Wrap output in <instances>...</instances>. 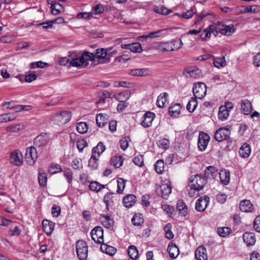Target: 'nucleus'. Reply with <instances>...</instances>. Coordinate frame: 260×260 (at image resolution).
Wrapping results in <instances>:
<instances>
[{
  "instance_id": "1a4fd4ad",
  "label": "nucleus",
  "mask_w": 260,
  "mask_h": 260,
  "mask_svg": "<svg viewBox=\"0 0 260 260\" xmlns=\"http://www.w3.org/2000/svg\"><path fill=\"white\" fill-rule=\"evenodd\" d=\"M210 139L208 134L203 132H200L198 140V146L200 151H203L206 149Z\"/></svg>"
},
{
  "instance_id": "774afa93",
  "label": "nucleus",
  "mask_w": 260,
  "mask_h": 260,
  "mask_svg": "<svg viewBox=\"0 0 260 260\" xmlns=\"http://www.w3.org/2000/svg\"><path fill=\"white\" fill-rule=\"evenodd\" d=\"M169 141L167 139H164L159 141V146L162 149H167L169 147Z\"/></svg>"
},
{
  "instance_id": "69168bd1",
  "label": "nucleus",
  "mask_w": 260,
  "mask_h": 260,
  "mask_svg": "<svg viewBox=\"0 0 260 260\" xmlns=\"http://www.w3.org/2000/svg\"><path fill=\"white\" fill-rule=\"evenodd\" d=\"M253 228L258 233H260V215L257 216L253 221Z\"/></svg>"
},
{
  "instance_id": "c03bdc74",
  "label": "nucleus",
  "mask_w": 260,
  "mask_h": 260,
  "mask_svg": "<svg viewBox=\"0 0 260 260\" xmlns=\"http://www.w3.org/2000/svg\"><path fill=\"white\" fill-rule=\"evenodd\" d=\"M144 222L142 214H135L132 218V222L135 226L140 225Z\"/></svg>"
},
{
  "instance_id": "c85d7f7f",
  "label": "nucleus",
  "mask_w": 260,
  "mask_h": 260,
  "mask_svg": "<svg viewBox=\"0 0 260 260\" xmlns=\"http://www.w3.org/2000/svg\"><path fill=\"white\" fill-rule=\"evenodd\" d=\"M100 249L103 253L111 256L114 255L117 251L115 247L103 243H102Z\"/></svg>"
},
{
  "instance_id": "f704fd0d",
  "label": "nucleus",
  "mask_w": 260,
  "mask_h": 260,
  "mask_svg": "<svg viewBox=\"0 0 260 260\" xmlns=\"http://www.w3.org/2000/svg\"><path fill=\"white\" fill-rule=\"evenodd\" d=\"M107 117L106 114L100 113L96 116V122L99 127H102L107 123Z\"/></svg>"
},
{
  "instance_id": "9b49d317",
  "label": "nucleus",
  "mask_w": 260,
  "mask_h": 260,
  "mask_svg": "<svg viewBox=\"0 0 260 260\" xmlns=\"http://www.w3.org/2000/svg\"><path fill=\"white\" fill-rule=\"evenodd\" d=\"M9 160L11 164L19 167L23 164V157L20 151L16 150L11 152Z\"/></svg>"
},
{
  "instance_id": "a18cd8bd",
  "label": "nucleus",
  "mask_w": 260,
  "mask_h": 260,
  "mask_svg": "<svg viewBox=\"0 0 260 260\" xmlns=\"http://www.w3.org/2000/svg\"><path fill=\"white\" fill-rule=\"evenodd\" d=\"M89 188L90 190L96 192L100 191L102 189L105 188V185L100 184L96 181H93L90 182Z\"/></svg>"
},
{
  "instance_id": "f8f14e48",
  "label": "nucleus",
  "mask_w": 260,
  "mask_h": 260,
  "mask_svg": "<svg viewBox=\"0 0 260 260\" xmlns=\"http://www.w3.org/2000/svg\"><path fill=\"white\" fill-rule=\"evenodd\" d=\"M172 186L170 183L162 184L156 189L157 193L164 199H167L171 193Z\"/></svg>"
},
{
  "instance_id": "58836bf2",
  "label": "nucleus",
  "mask_w": 260,
  "mask_h": 260,
  "mask_svg": "<svg viewBox=\"0 0 260 260\" xmlns=\"http://www.w3.org/2000/svg\"><path fill=\"white\" fill-rule=\"evenodd\" d=\"M127 253L132 259H136L138 257V250L134 245H131L128 247Z\"/></svg>"
},
{
  "instance_id": "5701e85b",
  "label": "nucleus",
  "mask_w": 260,
  "mask_h": 260,
  "mask_svg": "<svg viewBox=\"0 0 260 260\" xmlns=\"http://www.w3.org/2000/svg\"><path fill=\"white\" fill-rule=\"evenodd\" d=\"M136 197L134 194H128L123 199V204L126 208L132 207L136 203Z\"/></svg>"
},
{
  "instance_id": "ddd939ff",
  "label": "nucleus",
  "mask_w": 260,
  "mask_h": 260,
  "mask_svg": "<svg viewBox=\"0 0 260 260\" xmlns=\"http://www.w3.org/2000/svg\"><path fill=\"white\" fill-rule=\"evenodd\" d=\"M201 73V70L197 67L194 66L186 68L183 74L187 78L198 79L200 77Z\"/></svg>"
},
{
  "instance_id": "72a5a7b5",
  "label": "nucleus",
  "mask_w": 260,
  "mask_h": 260,
  "mask_svg": "<svg viewBox=\"0 0 260 260\" xmlns=\"http://www.w3.org/2000/svg\"><path fill=\"white\" fill-rule=\"evenodd\" d=\"M25 128L24 125L22 123L9 125L6 127L7 132L12 133H17Z\"/></svg>"
},
{
  "instance_id": "c756f323",
  "label": "nucleus",
  "mask_w": 260,
  "mask_h": 260,
  "mask_svg": "<svg viewBox=\"0 0 260 260\" xmlns=\"http://www.w3.org/2000/svg\"><path fill=\"white\" fill-rule=\"evenodd\" d=\"M177 209L179 214L185 216L187 213V208L185 203L181 200H178L177 203Z\"/></svg>"
},
{
  "instance_id": "f3484780",
  "label": "nucleus",
  "mask_w": 260,
  "mask_h": 260,
  "mask_svg": "<svg viewBox=\"0 0 260 260\" xmlns=\"http://www.w3.org/2000/svg\"><path fill=\"white\" fill-rule=\"evenodd\" d=\"M49 140V136L47 133H42L34 139V144L36 147H41L45 145Z\"/></svg>"
},
{
  "instance_id": "7ed1b4c3",
  "label": "nucleus",
  "mask_w": 260,
  "mask_h": 260,
  "mask_svg": "<svg viewBox=\"0 0 260 260\" xmlns=\"http://www.w3.org/2000/svg\"><path fill=\"white\" fill-rule=\"evenodd\" d=\"M71 117L72 113L71 111H62L51 115V120L56 124L63 125L68 122Z\"/></svg>"
},
{
  "instance_id": "09e8293b",
  "label": "nucleus",
  "mask_w": 260,
  "mask_h": 260,
  "mask_svg": "<svg viewBox=\"0 0 260 260\" xmlns=\"http://www.w3.org/2000/svg\"><path fill=\"white\" fill-rule=\"evenodd\" d=\"M155 170L157 173L161 174L164 171V162L162 159L158 160L154 164Z\"/></svg>"
},
{
  "instance_id": "473e14b6",
  "label": "nucleus",
  "mask_w": 260,
  "mask_h": 260,
  "mask_svg": "<svg viewBox=\"0 0 260 260\" xmlns=\"http://www.w3.org/2000/svg\"><path fill=\"white\" fill-rule=\"evenodd\" d=\"M230 115V112L228 111L226 108H223V106H220L219 108V111L218 114V116L219 119L221 121L226 120L229 117Z\"/></svg>"
},
{
  "instance_id": "bb28decb",
  "label": "nucleus",
  "mask_w": 260,
  "mask_h": 260,
  "mask_svg": "<svg viewBox=\"0 0 260 260\" xmlns=\"http://www.w3.org/2000/svg\"><path fill=\"white\" fill-rule=\"evenodd\" d=\"M251 152L250 146L247 143H244L240 148L239 151V155L243 158L248 157Z\"/></svg>"
},
{
  "instance_id": "dca6fc26",
  "label": "nucleus",
  "mask_w": 260,
  "mask_h": 260,
  "mask_svg": "<svg viewBox=\"0 0 260 260\" xmlns=\"http://www.w3.org/2000/svg\"><path fill=\"white\" fill-rule=\"evenodd\" d=\"M129 74L133 76H149L152 72L148 68L134 69L130 70Z\"/></svg>"
},
{
  "instance_id": "864d4df0",
  "label": "nucleus",
  "mask_w": 260,
  "mask_h": 260,
  "mask_svg": "<svg viewBox=\"0 0 260 260\" xmlns=\"http://www.w3.org/2000/svg\"><path fill=\"white\" fill-rule=\"evenodd\" d=\"M117 192L118 193H122L125 186V181L122 178H119L117 180Z\"/></svg>"
},
{
  "instance_id": "e433bc0d",
  "label": "nucleus",
  "mask_w": 260,
  "mask_h": 260,
  "mask_svg": "<svg viewBox=\"0 0 260 260\" xmlns=\"http://www.w3.org/2000/svg\"><path fill=\"white\" fill-rule=\"evenodd\" d=\"M105 147L102 142H99L96 147L93 148L92 150V154L96 155L97 157L100 155L105 151Z\"/></svg>"
},
{
  "instance_id": "5fc2aeb1",
  "label": "nucleus",
  "mask_w": 260,
  "mask_h": 260,
  "mask_svg": "<svg viewBox=\"0 0 260 260\" xmlns=\"http://www.w3.org/2000/svg\"><path fill=\"white\" fill-rule=\"evenodd\" d=\"M172 225L171 223L167 224L164 227L166 237L168 239H172L174 237V234L171 231Z\"/></svg>"
},
{
  "instance_id": "20e7f679",
  "label": "nucleus",
  "mask_w": 260,
  "mask_h": 260,
  "mask_svg": "<svg viewBox=\"0 0 260 260\" xmlns=\"http://www.w3.org/2000/svg\"><path fill=\"white\" fill-rule=\"evenodd\" d=\"M76 252L80 260H86L88 256V246L87 243L83 240H78L76 242Z\"/></svg>"
},
{
  "instance_id": "37998d69",
  "label": "nucleus",
  "mask_w": 260,
  "mask_h": 260,
  "mask_svg": "<svg viewBox=\"0 0 260 260\" xmlns=\"http://www.w3.org/2000/svg\"><path fill=\"white\" fill-rule=\"evenodd\" d=\"M169 113L172 116L178 115L181 111V106L179 104H175L169 108Z\"/></svg>"
},
{
  "instance_id": "4d7b16f0",
  "label": "nucleus",
  "mask_w": 260,
  "mask_h": 260,
  "mask_svg": "<svg viewBox=\"0 0 260 260\" xmlns=\"http://www.w3.org/2000/svg\"><path fill=\"white\" fill-rule=\"evenodd\" d=\"M231 229L228 227L218 228L217 233L218 235L222 237H225L229 235Z\"/></svg>"
},
{
  "instance_id": "ea45409f",
  "label": "nucleus",
  "mask_w": 260,
  "mask_h": 260,
  "mask_svg": "<svg viewBox=\"0 0 260 260\" xmlns=\"http://www.w3.org/2000/svg\"><path fill=\"white\" fill-rule=\"evenodd\" d=\"M51 13L54 15H57L63 11L62 6L58 3H55L51 5Z\"/></svg>"
},
{
  "instance_id": "a211bd4d",
  "label": "nucleus",
  "mask_w": 260,
  "mask_h": 260,
  "mask_svg": "<svg viewBox=\"0 0 260 260\" xmlns=\"http://www.w3.org/2000/svg\"><path fill=\"white\" fill-rule=\"evenodd\" d=\"M252 111V104L247 99H244L241 101V111L244 115H248Z\"/></svg>"
},
{
  "instance_id": "603ef678",
  "label": "nucleus",
  "mask_w": 260,
  "mask_h": 260,
  "mask_svg": "<svg viewBox=\"0 0 260 260\" xmlns=\"http://www.w3.org/2000/svg\"><path fill=\"white\" fill-rule=\"evenodd\" d=\"M62 169L61 166L58 164H52L50 165L48 172L51 174H54L57 173L61 172Z\"/></svg>"
},
{
  "instance_id": "393cba45",
  "label": "nucleus",
  "mask_w": 260,
  "mask_h": 260,
  "mask_svg": "<svg viewBox=\"0 0 260 260\" xmlns=\"http://www.w3.org/2000/svg\"><path fill=\"white\" fill-rule=\"evenodd\" d=\"M167 250L170 256L173 258H176L179 253V248L176 244L172 243L169 244Z\"/></svg>"
},
{
  "instance_id": "13d9d810",
  "label": "nucleus",
  "mask_w": 260,
  "mask_h": 260,
  "mask_svg": "<svg viewBox=\"0 0 260 260\" xmlns=\"http://www.w3.org/2000/svg\"><path fill=\"white\" fill-rule=\"evenodd\" d=\"M71 166L75 170H80L82 168V162L81 159L76 158L71 162Z\"/></svg>"
},
{
  "instance_id": "f03ea898",
  "label": "nucleus",
  "mask_w": 260,
  "mask_h": 260,
  "mask_svg": "<svg viewBox=\"0 0 260 260\" xmlns=\"http://www.w3.org/2000/svg\"><path fill=\"white\" fill-rule=\"evenodd\" d=\"M90 55L89 61L98 62V63H107L110 61L111 56L105 48H99L95 50L94 53L88 52Z\"/></svg>"
},
{
  "instance_id": "4c0bfd02",
  "label": "nucleus",
  "mask_w": 260,
  "mask_h": 260,
  "mask_svg": "<svg viewBox=\"0 0 260 260\" xmlns=\"http://www.w3.org/2000/svg\"><path fill=\"white\" fill-rule=\"evenodd\" d=\"M157 49L161 52L172 51L173 48L171 47L169 42L160 43L157 46Z\"/></svg>"
},
{
  "instance_id": "bf43d9fd",
  "label": "nucleus",
  "mask_w": 260,
  "mask_h": 260,
  "mask_svg": "<svg viewBox=\"0 0 260 260\" xmlns=\"http://www.w3.org/2000/svg\"><path fill=\"white\" fill-rule=\"evenodd\" d=\"M87 146V141L83 139L79 140L77 141V146L79 152H82L84 148Z\"/></svg>"
},
{
  "instance_id": "0eeeda50",
  "label": "nucleus",
  "mask_w": 260,
  "mask_h": 260,
  "mask_svg": "<svg viewBox=\"0 0 260 260\" xmlns=\"http://www.w3.org/2000/svg\"><path fill=\"white\" fill-rule=\"evenodd\" d=\"M192 90L194 98L202 99L206 94V86L202 82H198L194 84Z\"/></svg>"
},
{
  "instance_id": "423d86ee",
  "label": "nucleus",
  "mask_w": 260,
  "mask_h": 260,
  "mask_svg": "<svg viewBox=\"0 0 260 260\" xmlns=\"http://www.w3.org/2000/svg\"><path fill=\"white\" fill-rule=\"evenodd\" d=\"M231 126L226 125L218 128L214 134V138L218 142H221L230 137Z\"/></svg>"
},
{
  "instance_id": "8fccbe9b",
  "label": "nucleus",
  "mask_w": 260,
  "mask_h": 260,
  "mask_svg": "<svg viewBox=\"0 0 260 260\" xmlns=\"http://www.w3.org/2000/svg\"><path fill=\"white\" fill-rule=\"evenodd\" d=\"M98 157L96 156V155L92 154L88 161V166L93 170L96 169L98 166Z\"/></svg>"
},
{
  "instance_id": "7c9ffc66",
  "label": "nucleus",
  "mask_w": 260,
  "mask_h": 260,
  "mask_svg": "<svg viewBox=\"0 0 260 260\" xmlns=\"http://www.w3.org/2000/svg\"><path fill=\"white\" fill-rule=\"evenodd\" d=\"M38 180L40 186H45L47 181V174L43 169H40L38 173Z\"/></svg>"
},
{
  "instance_id": "39448f33",
  "label": "nucleus",
  "mask_w": 260,
  "mask_h": 260,
  "mask_svg": "<svg viewBox=\"0 0 260 260\" xmlns=\"http://www.w3.org/2000/svg\"><path fill=\"white\" fill-rule=\"evenodd\" d=\"M89 55L88 51H85L82 53L80 57L72 59L70 61V64L74 67H79L86 62L85 64V67H86L88 64L87 62L89 61L90 55Z\"/></svg>"
},
{
  "instance_id": "6e6d98bb",
  "label": "nucleus",
  "mask_w": 260,
  "mask_h": 260,
  "mask_svg": "<svg viewBox=\"0 0 260 260\" xmlns=\"http://www.w3.org/2000/svg\"><path fill=\"white\" fill-rule=\"evenodd\" d=\"M213 63L216 68H220L225 66V60L224 57H218L213 60Z\"/></svg>"
},
{
  "instance_id": "2f4dec72",
  "label": "nucleus",
  "mask_w": 260,
  "mask_h": 260,
  "mask_svg": "<svg viewBox=\"0 0 260 260\" xmlns=\"http://www.w3.org/2000/svg\"><path fill=\"white\" fill-rule=\"evenodd\" d=\"M168 94L167 92L161 93L157 98L156 105L159 108L164 107L167 102Z\"/></svg>"
},
{
  "instance_id": "c9c22d12",
  "label": "nucleus",
  "mask_w": 260,
  "mask_h": 260,
  "mask_svg": "<svg viewBox=\"0 0 260 260\" xmlns=\"http://www.w3.org/2000/svg\"><path fill=\"white\" fill-rule=\"evenodd\" d=\"M217 170L214 166H209L206 168L204 171V175L207 179L210 176L214 178L217 174Z\"/></svg>"
},
{
  "instance_id": "a19ab883",
  "label": "nucleus",
  "mask_w": 260,
  "mask_h": 260,
  "mask_svg": "<svg viewBox=\"0 0 260 260\" xmlns=\"http://www.w3.org/2000/svg\"><path fill=\"white\" fill-rule=\"evenodd\" d=\"M197 105L198 103L196 99L191 98L187 104L186 108L189 112L191 113L195 110Z\"/></svg>"
},
{
  "instance_id": "6e6552de",
  "label": "nucleus",
  "mask_w": 260,
  "mask_h": 260,
  "mask_svg": "<svg viewBox=\"0 0 260 260\" xmlns=\"http://www.w3.org/2000/svg\"><path fill=\"white\" fill-rule=\"evenodd\" d=\"M25 158L29 166H33L35 164L38 159V154L35 147L30 146L26 149Z\"/></svg>"
},
{
  "instance_id": "4468645a",
  "label": "nucleus",
  "mask_w": 260,
  "mask_h": 260,
  "mask_svg": "<svg viewBox=\"0 0 260 260\" xmlns=\"http://www.w3.org/2000/svg\"><path fill=\"white\" fill-rule=\"evenodd\" d=\"M209 198L207 196L199 198L196 201L195 208L199 212L204 211L208 205Z\"/></svg>"
},
{
  "instance_id": "cd10ccee",
  "label": "nucleus",
  "mask_w": 260,
  "mask_h": 260,
  "mask_svg": "<svg viewBox=\"0 0 260 260\" xmlns=\"http://www.w3.org/2000/svg\"><path fill=\"white\" fill-rule=\"evenodd\" d=\"M220 179L221 182L223 185H227L229 184L230 180V173L229 170H221L219 173Z\"/></svg>"
},
{
  "instance_id": "aec40b11",
  "label": "nucleus",
  "mask_w": 260,
  "mask_h": 260,
  "mask_svg": "<svg viewBox=\"0 0 260 260\" xmlns=\"http://www.w3.org/2000/svg\"><path fill=\"white\" fill-rule=\"evenodd\" d=\"M121 47L122 49L129 50L132 52L140 53L142 51V46L139 43H134L132 44H122Z\"/></svg>"
},
{
  "instance_id": "052dcab7",
  "label": "nucleus",
  "mask_w": 260,
  "mask_h": 260,
  "mask_svg": "<svg viewBox=\"0 0 260 260\" xmlns=\"http://www.w3.org/2000/svg\"><path fill=\"white\" fill-rule=\"evenodd\" d=\"M134 163L138 166L141 167L144 164L143 156L142 155H138L133 158Z\"/></svg>"
},
{
  "instance_id": "338daca9",
  "label": "nucleus",
  "mask_w": 260,
  "mask_h": 260,
  "mask_svg": "<svg viewBox=\"0 0 260 260\" xmlns=\"http://www.w3.org/2000/svg\"><path fill=\"white\" fill-rule=\"evenodd\" d=\"M227 198V196L224 193H218L216 196V200L220 204H223Z\"/></svg>"
},
{
  "instance_id": "79ce46f5",
  "label": "nucleus",
  "mask_w": 260,
  "mask_h": 260,
  "mask_svg": "<svg viewBox=\"0 0 260 260\" xmlns=\"http://www.w3.org/2000/svg\"><path fill=\"white\" fill-rule=\"evenodd\" d=\"M88 129L87 123L84 122H80L77 123L76 125V129L80 134L86 133Z\"/></svg>"
},
{
  "instance_id": "0e129e2a",
  "label": "nucleus",
  "mask_w": 260,
  "mask_h": 260,
  "mask_svg": "<svg viewBox=\"0 0 260 260\" xmlns=\"http://www.w3.org/2000/svg\"><path fill=\"white\" fill-rule=\"evenodd\" d=\"M128 140H129V138L128 137H125L121 139V140L120 141V147L122 150H125L128 147Z\"/></svg>"
},
{
  "instance_id": "2eb2a0df",
  "label": "nucleus",
  "mask_w": 260,
  "mask_h": 260,
  "mask_svg": "<svg viewBox=\"0 0 260 260\" xmlns=\"http://www.w3.org/2000/svg\"><path fill=\"white\" fill-rule=\"evenodd\" d=\"M155 117V114L153 112L148 111L144 114L141 124L144 127H149L151 126Z\"/></svg>"
},
{
  "instance_id": "b1692460",
  "label": "nucleus",
  "mask_w": 260,
  "mask_h": 260,
  "mask_svg": "<svg viewBox=\"0 0 260 260\" xmlns=\"http://www.w3.org/2000/svg\"><path fill=\"white\" fill-rule=\"evenodd\" d=\"M100 219L103 225L106 228H111L114 224V221L109 215H101Z\"/></svg>"
},
{
  "instance_id": "412c9836",
  "label": "nucleus",
  "mask_w": 260,
  "mask_h": 260,
  "mask_svg": "<svg viewBox=\"0 0 260 260\" xmlns=\"http://www.w3.org/2000/svg\"><path fill=\"white\" fill-rule=\"evenodd\" d=\"M240 209L243 212H250L253 210V206L249 200H244L240 202Z\"/></svg>"
},
{
  "instance_id": "3c124183",
  "label": "nucleus",
  "mask_w": 260,
  "mask_h": 260,
  "mask_svg": "<svg viewBox=\"0 0 260 260\" xmlns=\"http://www.w3.org/2000/svg\"><path fill=\"white\" fill-rule=\"evenodd\" d=\"M123 159L122 156H114L112 158V162L116 168H120L123 164Z\"/></svg>"
},
{
  "instance_id": "680f3d73",
  "label": "nucleus",
  "mask_w": 260,
  "mask_h": 260,
  "mask_svg": "<svg viewBox=\"0 0 260 260\" xmlns=\"http://www.w3.org/2000/svg\"><path fill=\"white\" fill-rule=\"evenodd\" d=\"M92 16V14L90 12H80L77 15L78 19H89Z\"/></svg>"
},
{
  "instance_id": "de8ad7c7",
  "label": "nucleus",
  "mask_w": 260,
  "mask_h": 260,
  "mask_svg": "<svg viewBox=\"0 0 260 260\" xmlns=\"http://www.w3.org/2000/svg\"><path fill=\"white\" fill-rule=\"evenodd\" d=\"M235 31L234 27L233 24L225 25L223 28L220 30V32L223 35H231Z\"/></svg>"
},
{
  "instance_id": "6ab92c4d",
  "label": "nucleus",
  "mask_w": 260,
  "mask_h": 260,
  "mask_svg": "<svg viewBox=\"0 0 260 260\" xmlns=\"http://www.w3.org/2000/svg\"><path fill=\"white\" fill-rule=\"evenodd\" d=\"M42 226L44 232L48 236H50L54 231L55 223L49 220H44L42 222Z\"/></svg>"
},
{
  "instance_id": "f257e3e1",
  "label": "nucleus",
  "mask_w": 260,
  "mask_h": 260,
  "mask_svg": "<svg viewBox=\"0 0 260 260\" xmlns=\"http://www.w3.org/2000/svg\"><path fill=\"white\" fill-rule=\"evenodd\" d=\"M207 182V179L203 175L197 174L191 176L189 180L188 195L190 197L197 198L199 191L202 190Z\"/></svg>"
},
{
  "instance_id": "a878e982",
  "label": "nucleus",
  "mask_w": 260,
  "mask_h": 260,
  "mask_svg": "<svg viewBox=\"0 0 260 260\" xmlns=\"http://www.w3.org/2000/svg\"><path fill=\"white\" fill-rule=\"evenodd\" d=\"M243 239L247 245H253L255 243V238L254 234L246 232L243 235Z\"/></svg>"
},
{
  "instance_id": "49530a36",
  "label": "nucleus",
  "mask_w": 260,
  "mask_h": 260,
  "mask_svg": "<svg viewBox=\"0 0 260 260\" xmlns=\"http://www.w3.org/2000/svg\"><path fill=\"white\" fill-rule=\"evenodd\" d=\"M16 116L14 114L8 113L0 115V122L2 123L14 120Z\"/></svg>"
},
{
  "instance_id": "4be33fe9",
  "label": "nucleus",
  "mask_w": 260,
  "mask_h": 260,
  "mask_svg": "<svg viewBox=\"0 0 260 260\" xmlns=\"http://www.w3.org/2000/svg\"><path fill=\"white\" fill-rule=\"evenodd\" d=\"M195 257L198 260H207L208 255L206 248L203 246H199L195 252Z\"/></svg>"
},
{
  "instance_id": "9d476101",
  "label": "nucleus",
  "mask_w": 260,
  "mask_h": 260,
  "mask_svg": "<svg viewBox=\"0 0 260 260\" xmlns=\"http://www.w3.org/2000/svg\"><path fill=\"white\" fill-rule=\"evenodd\" d=\"M92 239L95 242L102 244L104 242V232L101 226H95L90 232Z\"/></svg>"
},
{
  "instance_id": "e2e57ef3",
  "label": "nucleus",
  "mask_w": 260,
  "mask_h": 260,
  "mask_svg": "<svg viewBox=\"0 0 260 260\" xmlns=\"http://www.w3.org/2000/svg\"><path fill=\"white\" fill-rule=\"evenodd\" d=\"M154 11L158 14L163 15H167L169 13V10L162 6L154 8Z\"/></svg>"
}]
</instances>
